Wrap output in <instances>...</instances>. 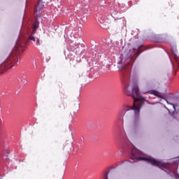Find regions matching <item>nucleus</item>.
Listing matches in <instances>:
<instances>
[{
    "instance_id": "nucleus-1",
    "label": "nucleus",
    "mask_w": 179,
    "mask_h": 179,
    "mask_svg": "<svg viewBox=\"0 0 179 179\" xmlns=\"http://www.w3.org/2000/svg\"><path fill=\"white\" fill-rule=\"evenodd\" d=\"M124 90L127 96H130L134 99L133 108L129 107L123 115L125 120H131L133 117L134 125H138L139 124V114L141 113V108L145 103V98L141 96V92L139 91V86L135 85L133 88L128 85L125 87Z\"/></svg>"
},
{
    "instance_id": "nucleus-2",
    "label": "nucleus",
    "mask_w": 179,
    "mask_h": 179,
    "mask_svg": "<svg viewBox=\"0 0 179 179\" xmlns=\"http://www.w3.org/2000/svg\"><path fill=\"white\" fill-rule=\"evenodd\" d=\"M131 160H140L143 162H148V163H150L152 166H155L156 167H163V162L156 160L155 158H148L145 157L139 156V152L138 150L134 148L131 150Z\"/></svg>"
},
{
    "instance_id": "nucleus-3",
    "label": "nucleus",
    "mask_w": 179,
    "mask_h": 179,
    "mask_svg": "<svg viewBox=\"0 0 179 179\" xmlns=\"http://www.w3.org/2000/svg\"><path fill=\"white\" fill-rule=\"evenodd\" d=\"M13 67V56L9 55L5 57V52L0 55V71H6V69H10Z\"/></svg>"
},
{
    "instance_id": "nucleus-4",
    "label": "nucleus",
    "mask_w": 179,
    "mask_h": 179,
    "mask_svg": "<svg viewBox=\"0 0 179 179\" xmlns=\"http://www.w3.org/2000/svg\"><path fill=\"white\" fill-rule=\"evenodd\" d=\"M38 29V24L37 23L34 24L33 27V31L30 36H29V40L31 41H33L34 43H36V45H40V38L36 37V30Z\"/></svg>"
},
{
    "instance_id": "nucleus-5",
    "label": "nucleus",
    "mask_w": 179,
    "mask_h": 179,
    "mask_svg": "<svg viewBox=\"0 0 179 179\" xmlns=\"http://www.w3.org/2000/svg\"><path fill=\"white\" fill-rule=\"evenodd\" d=\"M43 8H44V1L43 0H38L34 10V13L37 17L41 14V9Z\"/></svg>"
},
{
    "instance_id": "nucleus-6",
    "label": "nucleus",
    "mask_w": 179,
    "mask_h": 179,
    "mask_svg": "<svg viewBox=\"0 0 179 179\" xmlns=\"http://www.w3.org/2000/svg\"><path fill=\"white\" fill-rule=\"evenodd\" d=\"M143 94H146V93H149V94H154L155 96H157V97H160L161 99H163V95L160 93H157L155 90H149V91H143Z\"/></svg>"
},
{
    "instance_id": "nucleus-7",
    "label": "nucleus",
    "mask_w": 179,
    "mask_h": 179,
    "mask_svg": "<svg viewBox=\"0 0 179 179\" xmlns=\"http://www.w3.org/2000/svg\"><path fill=\"white\" fill-rule=\"evenodd\" d=\"M171 51L173 55V58L175 59V61L176 62H179V57L177 55V54H176V51H177V48H171Z\"/></svg>"
},
{
    "instance_id": "nucleus-8",
    "label": "nucleus",
    "mask_w": 179,
    "mask_h": 179,
    "mask_svg": "<svg viewBox=\"0 0 179 179\" xmlns=\"http://www.w3.org/2000/svg\"><path fill=\"white\" fill-rule=\"evenodd\" d=\"M130 79H132L133 80H136L138 79V74L136 73V71H134L131 72Z\"/></svg>"
},
{
    "instance_id": "nucleus-9",
    "label": "nucleus",
    "mask_w": 179,
    "mask_h": 179,
    "mask_svg": "<svg viewBox=\"0 0 179 179\" xmlns=\"http://www.w3.org/2000/svg\"><path fill=\"white\" fill-rule=\"evenodd\" d=\"M135 51H136V49L135 48L131 49V50H129V53L127 55V57L131 58V57H132V54H134V52H135Z\"/></svg>"
},
{
    "instance_id": "nucleus-10",
    "label": "nucleus",
    "mask_w": 179,
    "mask_h": 179,
    "mask_svg": "<svg viewBox=\"0 0 179 179\" xmlns=\"http://www.w3.org/2000/svg\"><path fill=\"white\" fill-rule=\"evenodd\" d=\"M57 110L62 111V110H65V105L62 103H59L57 105Z\"/></svg>"
},
{
    "instance_id": "nucleus-11",
    "label": "nucleus",
    "mask_w": 179,
    "mask_h": 179,
    "mask_svg": "<svg viewBox=\"0 0 179 179\" xmlns=\"http://www.w3.org/2000/svg\"><path fill=\"white\" fill-rule=\"evenodd\" d=\"M22 48H23V45L22 44L19 43V42H17V45H16L17 51H20V50H22Z\"/></svg>"
},
{
    "instance_id": "nucleus-12",
    "label": "nucleus",
    "mask_w": 179,
    "mask_h": 179,
    "mask_svg": "<svg viewBox=\"0 0 179 179\" xmlns=\"http://www.w3.org/2000/svg\"><path fill=\"white\" fill-rule=\"evenodd\" d=\"M173 174H174L176 179H179V175L177 173L176 170L173 171Z\"/></svg>"
},
{
    "instance_id": "nucleus-13",
    "label": "nucleus",
    "mask_w": 179,
    "mask_h": 179,
    "mask_svg": "<svg viewBox=\"0 0 179 179\" xmlns=\"http://www.w3.org/2000/svg\"><path fill=\"white\" fill-rule=\"evenodd\" d=\"M106 179H108V172L105 173Z\"/></svg>"
},
{
    "instance_id": "nucleus-14",
    "label": "nucleus",
    "mask_w": 179,
    "mask_h": 179,
    "mask_svg": "<svg viewBox=\"0 0 179 179\" xmlns=\"http://www.w3.org/2000/svg\"><path fill=\"white\" fill-rule=\"evenodd\" d=\"M141 47H142V46H140L138 48V50H137V52H138V54H141Z\"/></svg>"
},
{
    "instance_id": "nucleus-15",
    "label": "nucleus",
    "mask_w": 179,
    "mask_h": 179,
    "mask_svg": "<svg viewBox=\"0 0 179 179\" xmlns=\"http://www.w3.org/2000/svg\"><path fill=\"white\" fill-rule=\"evenodd\" d=\"M171 106H173V108H174V110H176V105L173 104V103H171Z\"/></svg>"
},
{
    "instance_id": "nucleus-16",
    "label": "nucleus",
    "mask_w": 179,
    "mask_h": 179,
    "mask_svg": "<svg viewBox=\"0 0 179 179\" xmlns=\"http://www.w3.org/2000/svg\"><path fill=\"white\" fill-rule=\"evenodd\" d=\"M122 122H124V119H122Z\"/></svg>"
},
{
    "instance_id": "nucleus-17",
    "label": "nucleus",
    "mask_w": 179,
    "mask_h": 179,
    "mask_svg": "<svg viewBox=\"0 0 179 179\" xmlns=\"http://www.w3.org/2000/svg\"><path fill=\"white\" fill-rule=\"evenodd\" d=\"M65 99H66V96H65Z\"/></svg>"
}]
</instances>
